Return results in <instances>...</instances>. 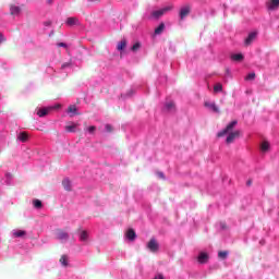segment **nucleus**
<instances>
[{
  "instance_id": "obj_1",
  "label": "nucleus",
  "mask_w": 279,
  "mask_h": 279,
  "mask_svg": "<svg viewBox=\"0 0 279 279\" xmlns=\"http://www.w3.org/2000/svg\"><path fill=\"white\" fill-rule=\"evenodd\" d=\"M239 121L233 120L231 121L222 131H220L217 134L218 138H221V136H226V134H228L226 143L227 145H230L232 143H234V141H236V138H239V136H241V131H233L234 128H236Z\"/></svg>"
},
{
  "instance_id": "obj_2",
  "label": "nucleus",
  "mask_w": 279,
  "mask_h": 279,
  "mask_svg": "<svg viewBox=\"0 0 279 279\" xmlns=\"http://www.w3.org/2000/svg\"><path fill=\"white\" fill-rule=\"evenodd\" d=\"M189 14H191V7L185 5L180 10L179 16H180L181 21H184V19H186V16H189Z\"/></svg>"
},
{
  "instance_id": "obj_3",
  "label": "nucleus",
  "mask_w": 279,
  "mask_h": 279,
  "mask_svg": "<svg viewBox=\"0 0 279 279\" xmlns=\"http://www.w3.org/2000/svg\"><path fill=\"white\" fill-rule=\"evenodd\" d=\"M62 186H63L64 191H68V192L73 191V182L69 178L63 179Z\"/></svg>"
},
{
  "instance_id": "obj_4",
  "label": "nucleus",
  "mask_w": 279,
  "mask_h": 279,
  "mask_svg": "<svg viewBox=\"0 0 279 279\" xmlns=\"http://www.w3.org/2000/svg\"><path fill=\"white\" fill-rule=\"evenodd\" d=\"M57 239L58 241H61V243H64L65 241H69V233H66V231L59 230L57 232Z\"/></svg>"
},
{
  "instance_id": "obj_5",
  "label": "nucleus",
  "mask_w": 279,
  "mask_h": 279,
  "mask_svg": "<svg viewBox=\"0 0 279 279\" xmlns=\"http://www.w3.org/2000/svg\"><path fill=\"white\" fill-rule=\"evenodd\" d=\"M266 7L268 8V10H278L279 8V0H270L266 3Z\"/></svg>"
},
{
  "instance_id": "obj_6",
  "label": "nucleus",
  "mask_w": 279,
  "mask_h": 279,
  "mask_svg": "<svg viewBox=\"0 0 279 279\" xmlns=\"http://www.w3.org/2000/svg\"><path fill=\"white\" fill-rule=\"evenodd\" d=\"M27 232L25 230L14 229L12 231V235L14 236V239H23V236H25Z\"/></svg>"
},
{
  "instance_id": "obj_7",
  "label": "nucleus",
  "mask_w": 279,
  "mask_h": 279,
  "mask_svg": "<svg viewBox=\"0 0 279 279\" xmlns=\"http://www.w3.org/2000/svg\"><path fill=\"white\" fill-rule=\"evenodd\" d=\"M147 247L150 252H158V242L155 239H151L148 242Z\"/></svg>"
},
{
  "instance_id": "obj_8",
  "label": "nucleus",
  "mask_w": 279,
  "mask_h": 279,
  "mask_svg": "<svg viewBox=\"0 0 279 279\" xmlns=\"http://www.w3.org/2000/svg\"><path fill=\"white\" fill-rule=\"evenodd\" d=\"M65 24L69 27H73L74 25H80V19H77V17H68L66 21H65Z\"/></svg>"
},
{
  "instance_id": "obj_9",
  "label": "nucleus",
  "mask_w": 279,
  "mask_h": 279,
  "mask_svg": "<svg viewBox=\"0 0 279 279\" xmlns=\"http://www.w3.org/2000/svg\"><path fill=\"white\" fill-rule=\"evenodd\" d=\"M256 33H250L248 36L246 37L244 44L246 45V47H248V45H252V43H254V40H256Z\"/></svg>"
},
{
  "instance_id": "obj_10",
  "label": "nucleus",
  "mask_w": 279,
  "mask_h": 279,
  "mask_svg": "<svg viewBox=\"0 0 279 279\" xmlns=\"http://www.w3.org/2000/svg\"><path fill=\"white\" fill-rule=\"evenodd\" d=\"M205 108H208L213 112H219V107L215 102L205 101L204 104Z\"/></svg>"
},
{
  "instance_id": "obj_11",
  "label": "nucleus",
  "mask_w": 279,
  "mask_h": 279,
  "mask_svg": "<svg viewBox=\"0 0 279 279\" xmlns=\"http://www.w3.org/2000/svg\"><path fill=\"white\" fill-rule=\"evenodd\" d=\"M169 10H171V8H165V9L158 10V11H154L153 16L155 19H160V16H162L165 14V12H169Z\"/></svg>"
},
{
  "instance_id": "obj_12",
  "label": "nucleus",
  "mask_w": 279,
  "mask_h": 279,
  "mask_svg": "<svg viewBox=\"0 0 279 279\" xmlns=\"http://www.w3.org/2000/svg\"><path fill=\"white\" fill-rule=\"evenodd\" d=\"M28 140H29V134L27 132H21L17 135V141H21V143H27Z\"/></svg>"
},
{
  "instance_id": "obj_13",
  "label": "nucleus",
  "mask_w": 279,
  "mask_h": 279,
  "mask_svg": "<svg viewBox=\"0 0 279 279\" xmlns=\"http://www.w3.org/2000/svg\"><path fill=\"white\" fill-rule=\"evenodd\" d=\"M84 126H85L84 131L88 132V134H95V132H97V126L95 125L88 126L86 122H84Z\"/></svg>"
},
{
  "instance_id": "obj_14",
  "label": "nucleus",
  "mask_w": 279,
  "mask_h": 279,
  "mask_svg": "<svg viewBox=\"0 0 279 279\" xmlns=\"http://www.w3.org/2000/svg\"><path fill=\"white\" fill-rule=\"evenodd\" d=\"M126 239L129 241H134V239H136V232H134V229H129L126 231Z\"/></svg>"
},
{
  "instance_id": "obj_15",
  "label": "nucleus",
  "mask_w": 279,
  "mask_h": 279,
  "mask_svg": "<svg viewBox=\"0 0 279 279\" xmlns=\"http://www.w3.org/2000/svg\"><path fill=\"white\" fill-rule=\"evenodd\" d=\"M198 263H201V264L208 263V254L202 252V253L198 255Z\"/></svg>"
},
{
  "instance_id": "obj_16",
  "label": "nucleus",
  "mask_w": 279,
  "mask_h": 279,
  "mask_svg": "<svg viewBox=\"0 0 279 279\" xmlns=\"http://www.w3.org/2000/svg\"><path fill=\"white\" fill-rule=\"evenodd\" d=\"M51 111V108H43L37 111L38 117H47L49 112Z\"/></svg>"
},
{
  "instance_id": "obj_17",
  "label": "nucleus",
  "mask_w": 279,
  "mask_h": 279,
  "mask_svg": "<svg viewBox=\"0 0 279 279\" xmlns=\"http://www.w3.org/2000/svg\"><path fill=\"white\" fill-rule=\"evenodd\" d=\"M128 47V40L125 39H122L118 46H117V49L118 51H123V49H125Z\"/></svg>"
},
{
  "instance_id": "obj_18",
  "label": "nucleus",
  "mask_w": 279,
  "mask_h": 279,
  "mask_svg": "<svg viewBox=\"0 0 279 279\" xmlns=\"http://www.w3.org/2000/svg\"><path fill=\"white\" fill-rule=\"evenodd\" d=\"M75 130H77V124L73 122L71 124L65 125V132L73 133L75 132Z\"/></svg>"
},
{
  "instance_id": "obj_19",
  "label": "nucleus",
  "mask_w": 279,
  "mask_h": 279,
  "mask_svg": "<svg viewBox=\"0 0 279 279\" xmlns=\"http://www.w3.org/2000/svg\"><path fill=\"white\" fill-rule=\"evenodd\" d=\"M166 110H168V112L175 111V102L174 101L167 102L166 104Z\"/></svg>"
},
{
  "instance_id": "obj_20",
  "label": "nucleus",
  "mask_w": 279,
  "mask_h": 279,
  "mask_svg": "<svg viewBox=\"0 0 279 279\" xmlns=\"http://www.w3.org/2000/svg\"><path fill=\"white\" fill-rule=\"evenodd\" d=\"M10 12L12 15H16L21 13V8L17 5H11L10 7Z\"/></svg>"
},
{
  "instance_id": "obj_21",
  "label": "nucleus",
  "mask_w": 279,
  "mask_h": 279,
  "mask_svg": "<svg viewBox=\"0 0 279 279\" xmlns=\"http://www.w3.org/2000/svg\"><path fill=\"white\" fill-rule=\"evenodd\" d=\"M243 54L242 53H236V54H232L231 56V60H233L234 62H241L243 61Z\"/></svg>"
},
{
  "instance_id": "obj_22",
  "label": "nucleus",
  "mask_w": 279,
  "mask_h": 279,
  "mask_svg": "<svg viewBox=\"0 0 279 279\" xmlns=\"http://www.w3.org/2000/svg\"><path fill=\"white\" fill-rule=\"evenodd\" d=\"M80 241H88V231L86 230L81 231Z\"/></svg>"
},
{
  "instance_id": "obj_23",
  "label": "nucleus",
  "mask_w": 279,
  "mask_h": 279,
  "mask_svg": "<svg viewBox=\"0 0 279 279\" xmlns=\"http://www.w3.org/2000/svg\"><path fill=\"white\" fill-rule=\"evenodd\" d=\"M165 32V23H160L158 28H155V34L159 36V34H162Z\"/></svg>"
},
{
  "instance_id": "obj_24",
  "label": "nucleus",
  "mask_w": 279,
  "mask_h": 279,
  "mask_svg": "<svg viewBox=\"0 0 279 279\" xmlns=\"http://www.w3.org/2000/svg\"><path fill=\"white\" fill-rule=\"evenodd\" d=\"M60 263L61 265H63V267H66L69 265V257L66 255H62L60 258Z\"/></svg>"
},
{
  "instance_id": "obj_25",
  "label": "nucleus",
  "mask_w": 279,
  "mask_h": 279,
  "mask_svg": "<svg viewBox=\"0 0 279 279\" xmlns=\"http://www.w3.org/2000/svg\"><path fill=\"white\" fill-rule=\"evenodd\" d=\"M221 90H223V85H221V83H217V84L214 86V92H215V93H221Z\"/></svg>"
},
{
  "instance_id": "obj_26",
  "label": "nucleus",
  "mask_w": 279,
  "mask_h": 279,
  "mask_svg": "<svg viewBox=\"0 0 279 279\" xmlns=\"http://www.w3.org/2000/svg\"><path fill=\"white\" fill-rule=\"evenodd\" d=\"M68 112H71L72 114H77V106L71 105V106L68 108Z\"/></svg>"
},
{
  "instance_id": "obj_27",
  "label": "nucleus",
  "mask_w": 279,
  "mask_h": 279,
  "mask_svg": "<svg viewBox=\"0 0 279 279\" xmlns=\"http://www.w3.org/2000/svg\"><path fill=\"white\" fill-rule=\"evenodd\" d=\"M262 151H269V142H263L260 145Z\"/></svg>"
},
{
  "instance_id": "obj_28",
  "label": "nucleus",
  "mask_w": 279,
  "mask_h": 279,
  "mask_svg": "<svg viewBox=\"0 0 279 279\" xmlns=\"http://www.w3.org/2000/svg\"><path fill=\"white\" fill-rule=\"evenodd\" d=\"M33 206L34 208H43V202H40V199H34Z\"/></svg>"
},
{
  "instance_id": "obj_29",
  "label": "nucleus",
  "mask_w": 279,
  "mask_h": 279,
  "mask_svg": "<svg viewBox=\"0 0 279 279\" xmlns=\"http://www.w3.org/2000/svg\"><path fill=\"white\" fill-rule=\"evenodd\" d=\"M141 49V43H135L132 47H131V51H138Z\"/></svg>"
},
{
  "instance_id": "obj_30",
  "label": "nucleus",
  "mask_w": 279,
  "mask_h": 279,
  "mask_svg": "<svg viewBox=\"0 0 279 279\" xmlns=\"http://www.w3.org/2000/svg\"><path fill=\"white\" fill-rule=\"evenodd\" d=\"M218 256H219V258H222V259L228 258V252L221 251L218 253Z\"/></svg>"
},
{
  "instance_id": "obj_31",
  "label": "nucleus",
  "mask_w": 279,
  "mask_h": 279,
  "mask_svg": "<svg viewBox=\"0 0 279 279\" xmlns=\"http://www.w3.org/2000/svg\"><path fill=\"white\" fill-rule=\"evenodd\" d=\"M245 80H247V81H250V80H256V73H254V72L250 73V74L245 77Z\"/></svg>"
},
{
  "instance_id": "obj_32",
  "label": "nucleus",
  "mask_w": 279,
  "mask_h": 279,
  "mask_svg": "<svg viewBox=\"0 0 279 279\" xmlns=\"http://www.w3.org/2000/svg\"><path fill=\"white\" fill-rule=\"evenodd\" d=\"M105 130H106V132H109V133L113 132L112 125H110V124H106Z\"/></svg>"
},
{
  "instance_id": "obj_33",
  "label": "nucleus",
  "mask_w": 279,
  "mask_h": 279,
  "mask_svg": "<svg viewBox=\"0 0 279 279\" xmlns=\"http://www.w3.org/2000/svg\"><path fill=\"white\" fill-rule=\"evenodd\" d=\"M4 178H5L4 179L5 184H11L12 175H7Z\"/></svg>"
},
{
  "instance_id": "obj_34",
  "label": "nucleus",
  "mask_w": 279,
  "mask_h": 279,
  "mask_svg": "<svg viewBox=\"0 0 279 279\" xmlns=\"http://www.w3.org/2000/svg\"><path fill=\"white\" fill-rule=\"evenodd\" d=\"M5 36L2 35V33H0V45H3V43H5Z\"/></svg>"
},
{
  "instance_id": "obj_35",
  "label": "nucleus",
  "mask_w": 279,
  "mask_h": 279,
  "mask_svg": "<svg viewBox=\"0 0 279 279\" xmlns=\"http://www.w3.org/2000/svg\"><path fill=\"white\" fill-rule=\"evenodd\" d=\"M89 3H99L101 0H87Z\"/></svg>"
},
{
  "instance_id": "obj_36",
  "label": "nucleus",
  "mask_w": 279,
  "mask_h": 279,
  "mask_svg": "<svg viewBox=\"0 0 279 279\" xmlns=\"http://www.w3.org/2000/svg\"><path fill=\"white\" fill-rule=\"evenodd\" d=\"M154 279H165L162 275H157Z\"/></svg>"
},
{
  "instance_id": "obj_37",
  "label": "nucleus",
  "mask_w": 279,
  "mask_h": 279,
  "mask_svg": "<svg viewBox=\"0 0 279 279\" xmlns=\"http://www.w3.org/2000/svg\"><path fill=\"white\" fill-rule=\"evenodd\" d=\"M58 47H66V44H64V43H59V44H58Z\"/></svg>"
},
{
  "instance_id": "obj_38",
  "label": "nucleus",
  "mask_w": 279,
  "mask_h": 279,
  "mask_svg": "<svg viewBox=\"0 0 279 279\" xmlns=\"http://www.w3.org/2000/svg\"><path fill=\"white\" fill-rule=\"evenodd\" d=\"M246 186H252V180L246 181Z\"/></svg>"
},
{
  "instance_id": "obj_39",
  "label": "nucleus",
  "mask_w": 279,
  "mask_h": 279,
  "mask_svg": "<svg viewBox=\"0 0 279 279\" xmlns=\"http://www.w3.org/2000/svg\"><path fill=\"white\" fill-rule=\"evenodd\" d=\"M227 73H230V70L227 69Z\"/></svg>"
},
{
  "instance_id": "obj_40",
  "label": "nucleus",
  "mask_w": 279,
  "mask_h": 279,
  "mask_svg": "<svg viewBox=\"0 0 279 279\" xmlns=\"http://www.w3.org/2000/svg\"><path fill=\"white\" fill-rule=\"evenodd\" d=\"M57 108H60V105H58Z\"/></svg>"
},
{
  "instance_id": "obj_41",
  "label": "nucleus",
  "mask_w": 279,
  "mask_h": 279,
  "mask_svg": "<svg viewBox=\"0 0 279 279\" xmlns=\"http://www.w3.org/2000/svg\"><path fill=\"white\" fill-rule=\"evenodd\" d=\"M46 25H49V23H46Z\"/></svg>"
}]
</instances>
